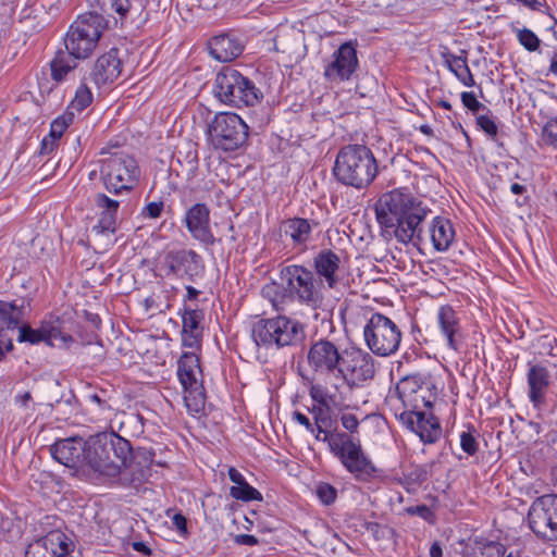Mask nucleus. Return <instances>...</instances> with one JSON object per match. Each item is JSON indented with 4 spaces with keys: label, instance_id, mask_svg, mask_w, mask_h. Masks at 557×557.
Here are the masks:
<instances>
[{
    "label": "nucleus",
    "instance_id": "16",
    "mask_svg": "<svg viewBox=\"0 0 557 557\" xmlns=\"http://www.w3.org/2000/svg\"><path fill=\"white\" fill-rule=\"evenodd\" d=\"M528 522L537 537L557 541V495L537 497L529 508Z\"/></svg>",
    "mask_w": 557,
    "mask_h": 557
},
{
    "label": "nucleus",
    "instance_id": "9",
    "mask_svg": "<svg viewBox=\"0 0 557 557\" xmlns=\"http://www.w3.org/2000/svg\"><path fill=\"white\" fill-rule=\"evenodd\" d=\"M157 269L160 275L196 284L205 276L203 258L190 248H174L159 255Z\"/></svg>",
    "mask_w": 557,
    "mask_h": 557
},
{
    "label": "nucleus",
    "instance_id": "20",
    "mask_svg": "<svg viewBox=\"0 0 557 557\" xmlns=\"http://www.w3.org/2000/svg\"><path fill=\"white\" fill-rule=\"evenodd\" d=\"M395 416L403 425L417 434L424 444H433L442 435L440 421L431 412H396Z\"/></svg>",
    "mask_w": 557,
    "mask_h": 557
},
{
    "label": "nucleus",
    "instance_id": "63",
    "mask_svg": "<svg viewBox=\"0 0 557 557\" xmlns=\"http://www.w3.org/2000/svg\"><path fill=\"white\" fill-rule=\"evenodd\" d=\"M32 398L33 397L30 392H24L15 396V403L18 404L21 407L26 408Z\"/></svg>",
    "mask_w": 557,
    "mask_h": 557
},
{
    "label": "nucleus",
    "instance_id": "1",
    "mask_svg": "<svg viewBox=\"0 0 557 557\" xmlns=\"http://www.w3.org/2000/svg\"><path fill=\"white\" fill-rule=\"evenodd\" d=\"M429 210L410 193L394 189L384 193L375 203V215L379 224L393 228L398 242L419 245L423 242L421 223Z\"/></svg>",
    "mask_w": 557,
    "mask_h": 557
},
{
    "label": "nucleus",
    "instance_id": "43",
    "mask_svg": "<svg viewBox=\"0 0 557 557\" xmlns=\"http://www.w3.org/2000/svg\"><path fill=\"white\" fill-rule=\"evenodd\" d=\"M203 314L200 310L186 308L182 320H183V331L195 333L200 332L199 323Z\"/></svg>",
    "mask_w": 557,
    "mask_h": 557
},
{
    "label": "nucleus",
    "instance_id": "52",
    "mask_svg": "<svg viewBox=\"0 0 557 557\" xmlns=\"http://www.w3.org/2000/svg\"><path fill=\"white\" fill-rule=\"evenodd\" d=\"M406 511L410 516H418L429 522L434 519L433 511L426 505L410 506L406 508Z\"/></svg>",
    "mask_w": 557,
    "mask_h": 557
},
{
    "label": "nucleus",
    "instance_id": "57",
    "mask_svg": "<svg viewBox=\"0 0 557 557\" xmlns=\"http://www.w3.org/2000/svg\"><path fill=\"white\" fill-rule=\"evenodd\" d=\"M200 333L201 332H195L189 333L182 331V342L185 347L195 348L199 345L200 342Z\"/></svg>",
    "mask_w": 557,
    "mask_h": 557
},
{
    "label": "nucleus",
    "instance_id": "49",
    "mask_svg": "<svg viewBox=\"0 0 557 557\" xmlns=\"http://www.w3.org/2000/svg\"><path fill=\"white\" fill-rule=\"evenodd\" d=\"M311 398L317 403L315 406H330L333 403V397L327 394L325 387L320 384L311 385L309 389Z\"/></svg>",
    "mask_w": 557,
    "mask_h": 557
},
{
    "label": "nucleus",
    "instance_id": "50",
    "mask_svg": "<svg viewBox=\"0 0 557 557\" xmlns=\"http://www.w3.org/2000/svg\"><path fill=\"white\" fill-rule=\"evenodd\" d=\"M317 496L324 505H331L337 497V491L329 483H320L317 486Z\"/></svg>",
    "mask_w": 557,
    "mask_h": 557
},
{
    "label": "nucleus",
    "instance_id": "19",
    "mask_svg": "<svg viewBox=\"0 0 557 557\" xmlns=\"http://www.w3.org/2000/svg\"><path fill=\"white\" fill-rule=\"evenodd\" d=\"M358 64L356 46L351 41L344 42L325 64L323 75L331 83L349 81Z\"/></svg>",
    "mask_w": 557,
    "mask_h": 557
},
{
    "label": "nucleus",
    "instance_id": "10",
    "mask_svg": "<svg viewBox=\"0 0 557 557\" xmlns=\"http://www.w3.org/2000/svg\"><path fill=\"white\" fill-rule=\"evenodd\" d=\"M248 131V125L238 114L219 112L208 123L207 136L215 149L231 152L247 143Z\"/></svg>",
    "mask_w": 557,
    "mask_h": 557
},
{
    "label": "nucleus",
    "instance_id": "5",
    "mask_svg": "<svg viewBox=\"0 0 557 557\" xmlns=\"http://www.w3.org/2000/svg\"><path fill=\"white\" fill-rule=\"evenodd\" d=\"M280 280L283 299L313 309L321 306L324 299V287L310 269L301 264L283 267L280 271Z\"/></svg>",
    "mask_w": 557,
    "mask_h": 557
},
{
    "label": "nucleus",
    "instance_id": "15",
    "mask_svg": "<svg viewBox=\"0 0 557 557\" xmlns=\"http://www.w3.org/2000/svg\"><path fill=\"white\" fill-rule=\"evenodd\" d=\"M374 373L373 357L362 349L351 348L344 351L336 379L342 380L349 388H354L372 380Z\"/></svg>",
    "mask_w": 557,
    "mask_h": 557
},
{
    "label": "nucleus",
    "instance_id": "33",
    "mask_svg": "<svg viewBox=\"0 0 557 557\" xmlns=\"http://www.w3.org/2000/svg\"><path fill=\"white\" fill-rule=\"evenodd\" d=\"M430 237L435 250H447L455 238L451 222L445 218L435 216L430 226Z\"/></svg>",
    "mask_w": 557,
    "mask_h": 557
},
{
    "label": "nucleus",
    "instance_id": "41",
    "mask_svg": "<svg viewBox=\"0 0 557 557\" xmlns=\"http://www.w3.org/2000/svg\"><path fill=\"white\" fill-rule=\"evenodd\" d=\"M119 440L124 443V453L123 454H120L116 451V455L115 453H113L112 450L110 451L109 454V462L110 463H113L116 466V469H115V472H114V479H116V476H119V474L121 473V470L123 469V467H125L127 465V461L129 459V457L132 456V447H131V444L127 440L123 438L122 436L119 435Z\"/></svg>",
    "mask_w": 557,
    "mask_h": 557
},
{
    "label": "nucleus",
    "instance_id": "55",
    "mask_svg": "<svg viewBox=\"0 0 557 557\" xmlns=\"http://www.w3.org/2000/svg\"><path fill=\"white\" fill-rule=\"evenodd\" d=\"M341 423L345 430H347L349 433L348 435H354L358 432L359 421L357 417L352 413H344L341 417Z\"/></svg>",
    "mask_w": 557,
    "mask_h": 557
},
{
    "label": "nucleus",
    "instance_id": "44",
    "mask_svg": "<svg viewBox=\"0 0 557 557\" xmlns=\"http://www.w3.org/2000/svg\"><path fill=\"white\" fill-rule=\"evenodd\" d=\"M476 125L482 129L491 139L497 143L499 147H503L504 144L498 141L497 134L498 127L493 116L490 114H481L476 116Z\"/></svg>",
    "mask_w": 557,
    "mask_h": 557
},
{
    "label": "nucleus",
    "instance_id": "42",
    "mask_svg": "<svg viewBox=\"0 0 557 557\" xmlns=\"http://www.w3.org/2000/svg\"><path fill=\"white\" fill-rule=\"evenodd\" d=\"M73 121L74 112L66 110V112L52 121L49 135L55 139H60L65 129L73 123Z\"/></svg>",
    "mask_w": 557,
    "mask_h": 557
},
{
    "label": "nucleus",
    "instance_id": "6",
    "mask_svg": "<svg viewBox=\"0 0 557 557\" xmlns=\"http://www.w3.org/2000/svg\"><path fill=\"white\" fill-rule=\"evenodd\" d=\"M251 337L257 346L283 348L300 345L305 337L301 322L287 315L261 319L253 323Z\"/></svg>",
    "mask_w": 557,
    "mask_h": 557
},
{
    "label": "nucleus",
    "instance_id": "51",
    "mask_svg": "<svg viewBox=\"0 0 557 557\" xmlns=\"http://www.w3.org/2000/svg\"><path fill=\"white\" fill-rule=\"evenodd\" d=\"M461 102L462 104L470 110L472 113H476L481 109H486L483 103L478 101L475 95L473 92L463 91L461 92Z\"/></svg>",
    "mask_w": 557,
    "mask_h": 557
},
{
    "label": "nucleus",
    "instance_id": "40",
    "mask_svg": "<svg viewBox=\"0 0 557 557\" xmlns=\"http://www.w3.org/2000/svg\"><path fill=\"white\" fill-rule=\"evenodd\" d=\"M511 29L516 34L519 44L525 50H528L530 52L539 50V48L541 46V39L537 37V35L533 30H531L527 27L518 28L513 25L511 26Z\"/></svg>",
    "mask_w": 557,
    "mask_h": 557
},
{
    "label": "nucleus",
    "instance_id": "47",
    "mask_svg": "<svg viewBox=\"0 0 557 557\" xmlns=\"http://www.w3.org/2000/svg\"><path fill=\"white\" fill-rule=\"evenodd\" d=\"M446 64L457 78H459L463 73H468L470 70L467 63V58L462 55H447Z\"/></svg>",
    "mask_w": 557,
    "mask_h": 557
},
{
    "label": "nucleus",
    "instance_id": "54",
    "mask_svg": "<svg viewBox=\"0 0 557 557\" xmlns=\"http://www.w3.org/2000/svg\"><path fill=\"white\" fill-rule=\"evenodd\" d=\"M262 295L264 297L270 298V300L272 301L273 306H276V302L278 301V298H281V300H284L282 298L281 284L277 285L276 283H272V284L265 285L262 288Z\"/></svg>",
    "mask_w": 557,
    "mask_h": 557
},
{
    "label": "nucleus",
    "instance_id": "29",
    "mask_svg": "<svg viewBox=\"0 0 557 557\" xmlns=\"http://www.w3.org/2000/svg\"><path fill=\"white\" fill-rule=\"evenodd\" d=\"M243 41L233 34H221L209 41V51L212 58L220 62H231L242 54Z\"/></svg>",
    "mask_w": 557,
    "mask_h": 557
},
{
    "label": "nucleus",
    "instance_id": "30",
    "mask_svg": "<svg viewBox=\"0 0 557 557\" xmlns=\"http://www.w3.org/2000/svg\"><path fill=\"white\" fill-rule=\"evenodd\" d=\"M437 320L449 348L458 350L460 345V325L455 310L450 306H442L437 313Z\"/></svg>",
    "mask_w": 557,
    "mask_h": 557
},
{
    "label": "nucleus",
    "instance_id": "60",
    "mask_svg": "<svg viewBox=\"0 0 557 557\" xmlns=\"http://www.w3.org/2000/svg\"><path fill=\"white\" fill-rule=\"evenodd\" d=\"M57 140L54 137H51L49 134L44 137L40 145V154H49L57 147Z\"/></svg>",
    "mask_w": 557,
    "mask_h": 557
},
{
    "label": "nucleus",
    "instance_id": "2",
    "mask_svg": "<svg viewBox=\"0 0 557 557\" xmlns=\"http://www.w3.org/2000/svg\"><path fill=\"white\" fill-rule=\"evenodd\" d=\"M333 174L338 183L357 189L368 187L377 174L373 152L364 145H346L336 156Z\"/></svg>",
    "mask_w": 557,
    "mask_h": 557
},
{
    "label": "nucleus",
    "instance_id": "11",
    "mask_svg": "<svg viewBox=\"0 0 557 557\" xmlns=\"http://www.w3.org/2000/svg\"><path fill=\"white\" fill-rule=\"evenodd\" d=\"M100 176L109 193L120 195L136 186L140 177V169L134 157L119 152L101 161Z\"/></svg>",
    "mask_w": 557,
    "mask_h": 557
},
{
    "label": "nucleus",
    "instance_id": "18",
    "mask_svg": "<svg viewBox=\"0 0 557 557\" xmlns=\"http://www.w3.org/2000/svg\"><path fill=\"white\" fill-rule=\"evenodd\" d=\"M154 453L146 448H139L132 451L127 465L123 467L121 473L112 482H116L120 486L138 488L150 476L151 465L153 462Z\"/></svg>",
    "mask_w": 557,
    "mask_h": 557
},
{
    "label": "nucleus",
    "instance_id": "23",
    "mask_svg": "<svg viewBox=\"0 0 557 557\" xmlns=\"http://www.w3.org/2000/svg\"><path fill=\"white\" fill-rule=\"evenodd\" d=\"M314 274L322 286L335 288L341 280L342 259L331 249H322L313 257Z\"/></svg>",
    "mask_w": 557,
    "mask_h": 557
},
{
    "label": "nucleus",
    "instance_id": "46",
    "mask_svg": "<svg viewBox=\"0 0 557 557\" xmlns=\"http://www.w3.org/2000/svg\"><path fill=\"white\" fill-rule=\"evenodd\" d=\"M310 412L313 418V425L332 426L330 406H312Z\"/></svg>",
    "mask_w": 557,
    "mask_h": 557
},
{
    "label": "nucleus",
    "instance_id": "14",
    "mask_svg": "<svg viewBox=\"0 0 557 557\" xmlns=\"http://www.w3.org/2000/svg\"><path fill=\"white\" fill-rule=\"evenodd\" d=\"M62 324L60 318L53 315L40 321L37 329L23 321L16 329L18 331L17 342L30 345L46 343L52 347L69 348L74 339L63 331Z\"/></svg>",
    "mask_w": 557,
    "mask_h": 557
},
{
    "label": "nucleus",
    "instance_id": "31",
    "mask_svg": "<svg viewBox=\"0 0 557 557\" xmlns=\"http://www.w3.org/2000/svg\"><path fill=\"white\" fill-rule=\"evenodd\" d=\"M318 222H310L304 218H292L284 222V232L290 237L294 247L306 248L311 239L313 226Z\"/></svg>",
    "mask_w": 557,
    "mask_h": 557
},
{
    "label": "nucleus",
    "instance_id": "62",
    "mask_svg": "<svg viewBox=\"0 0 557 557\" xmlns=\"http://www.w3.org/2000/svg\"><path fill=\"white\" fill-rule=\"evenodd\" d=\"M13 348V343L10 337L2 335L0 337V360L3 358L5 351H10Z\"/></svg>",
    "mask_w": 557,
    "mask_h": 557
},
{
    "label": "nucleus",
    "instance_id": "17",
    "mask_svg": "<svg viewBox=\"0 0 557 557\" xmlns=\"http://www.w3.org/2000/svg\"><path fill=\"white\" fill-rule=\"evenodd\" d=\"M342 356L343 354L333 342L319 339L310 346L307 352V362L317 375L336 379Z\"/></svg>",
    "mask_w": 557,
    "mask_h": 557
},
{
    "label": "nucleus",
    "instance_id": "45",
    "mask_svg": "<svg viewBox=\"0 0 557 557\" xmlns=\"http://www.w3.org/2000/svg\"><path fill=\"white\" fill-rule=\"evenodd\" d=\"M475 433L474 429L460 433V447L468 456H474L479 450Z\"/></svg>",
    "mask_w": 557,
    "mask_h": 557
},
{
    "label": "nucleus",
    "instance_id": "25",
    "mask_svg": "<svg viewBox=\"0 0 557 557\" xmlns=\"http://www.w3.org/2000/svg\"><path fill=\"white\" fill-rule=\"evenodd\" d=\"M122 72V61L119 57V50L111 48L108 52L100 55L90 72V79L98 86L111 85Z\"/></svg>",
    "mask_w": 557,
    "mask_h": 557
},
{
    "label": "nucleus",
    "instance_id": "61",
    "mask_svg": "<svg viewBox=\"0 0 557 557\" xmlns=\"http://www.w3.org/2000/svg\"><path fill=\"white\" fill-rule=\"evenodd\" d=\"M234 542L238 545L255 546L259 544V540L255 535L238 534L234 537Z\"/></svg>",
    "mask_w": 557,
    "mask_h": 557
},
{
    "label": "nucleus",
    "instance_id": "27",
    "mask_svg": "<svg viewBox=\"0 0 557 557\" xmlns=\"http://www.w3.org/2000/svg\"><path fill=\"white\" fill-rule=\"evenodd\" d=\"M95 207L97 209L98 222L92 226V232L98 235L104 233L114 234L116 232L120 201L110 198L103 193H98L95 196Z\"/></svg>",
    "mask_w": 557,
    "mask_h": 557
},
{
    "label": "nucleus",
    "instance_id": "22",
    "mask_svg": "<svg viewBox=\"0 0 557 557\" xmlns=\"http://www.w3.org/2000/svg\"><path fill=\"white\" fill-rule=\"evenodd\" d=\"M73 543L61 531H51L28 544L25 557H59L69 553Z\"/></svg>",
    "mask_w": 557,
    "mask_h": 557
},
{
    "label": "nucleus",
    "instance_id": "34",
    "mask_svg": "<svg viewBox=\"0 0 557 557\" xmlns=\"http://www.w3.org/2000/svg\"><path fill=\"white\" fill-rule=\"evenodd\" d=\"M230 480L235 484L230 490V495L242 502L262 500L261 493L249 485L244 475L234 467L227 471Z\"/></svg>",
    "mask_w": 557,
    "mask_h": 557
},
{
    "label": "nucleus",
    "instance_id": "13",
    "mask_svg": "<svg viewBox=\"0 0 557 557\" xmlns=\"http://www.w3.org/2000/svg\"><path fill=\"white\" fill-rule=\"evenodd\" d=\"M369 349L381 357L395 354L401 342L399 327L386 315L373 313L363 330Z\"/></svg>",
    "mask_w": 557,
    "mask_h": 557
},
{
    "label": "nucleus",
    "instance_id": "8",
    "mask_svg": "<svg viewBox=\"0 0 557 557\" xmlns=\"http://www.w3.org/2000/svg\"><path fill=\"white\" fill-rule=\"evenodd\" d=\"M107 25V20L96 12L78 15L64 36L65 49L76 58L88 59L97 48Z\"/></svg>",
    "mask_w": 557,
    "mask_h": 557
},
{
    "label": "nucleus",
    "instance_id": "58",
    "mask_svg": "<svg viewBox=\"0 0 557 557\" xmlns=\"http://www.w3.org/2000/svg\"><path fill=\"white\" fill-rule=\"evenodd\" d=\"M172 524L184 537L187 536V520L182 513H175L172 518Z\"/></svg>",
    "mask_w": 557,
    "mask_h": 557
},
{
    "label": "nucleus",
    "instance_id": "4",
    "mask_svg": "<svg viewBox=\"0 0 557 557\" xmlns=\"http://www.w3.org/2000/svg\"><path fill=\"white\" fill-rule=\"evenodd\" d=\"M125 446L114 432H103L86 440L83 473L92 482H106L114 480L116 466L108 460L112 450L123 454Z\"/></svg>",
    "mask_w": 557,
    "mask_h": 557
},
{
    "label": "nucleus",
    "instance_id": "26",
    "mask_svg": "<svg viewBox=\"0 0 557 557\" xmlns=\"http://www.w3.org/2000/svg\"><path fill=\"white\" fill-rule=\"evenodd\" d=\"M32 299L18 297L11 300L0 299V337L5 331H14L25 320L30 310Z\"/></svg>",
    "mask_w": 557,
    "mask_h": 557
},
{
    "label": "nucleus",
    "instance_id": "48",
    "mask_svg": "<svg viewBox=\"0 0 557 557\" xmlns=\"http://www.w3.org/2000/svg\"><path fill=\"white\" fill-rule=\"evenodd\" d=\"M543 140L546 145L557 147V116L549 119L542 129Z\"/></svg>",
    "mask_w": 557,
    "mask_h": 557
},
{
    "label": "nucleus",
    "instance_id": "35",
    "mask_svg": "<svg viewBox=\"0 0 557 557\" xmlns=\"http://www.w3.org/2000/svg\"><path fill=\"white\" fill-rule=\"evenodd\" d=\"M82 60L66 51L59 50L50 61L51 78L57 83L64 82L77 67V61Z\"/></svg>",
    "mask_w": 557,
    "mask_h": 557
},
{
    "label": "nucleus",
    "instance_id": "21",
    "mask_svg": "<svg viewBox=\"0 0 557 557\" xmlns=\"http://www.w3.org/2000/svg\"><path fill=\"white\" fill-rule=\"evenodd\" d=\"M185 225L191 237L206 246L214 244L210 227V209L205 203H195L185 213Z\"/></svg>",
    "mask_w": 557,
    "mask_h": 557
},
{
    "label": "nucleus",
    "instance_id": "39",
    "mask_svg": "<svg viewBox=\"0 0 557 557\" xmlns=\"http://www.w3.org/2000/svg\"><path fill=\"white\" fill-rule=\"evenodd\" d=\"M92 92L85 82H82L75 91L74 99L67 107V111L82 112L92 102Z\"/></svg>",
    "mask_w": 557,
    "mask_h": 557
},
{
    "label": "nucleus",
    "instance_id": "59",
    "mask_svg": "<svg viewBox=\"0 0 557 557\" xmlns=\"http://www.w3.org/2000/svg\"><path fill=\"white\" fill-rule=\"evenodd\" d=\"M315 428V432L312 433L315 437L317 441H321V442H327V444L330 445V440L332 436H335L337 432H330L329 429L331 426H320V425H314Z\"/></svg>",
    "mask_w": 557,
    "mask_h": 557
},
{
    "label": "nucleus",
    "instance_id": "37",
    "mask_svg": "<svg viewBox=\"0 0 557 557\" xmlns=\"http://www.w3.org/2000/svg\"><path fill=\"white\" fill-rule=\"evenodd\" d=\"M434 386L431 384L421 391H418L414 396L409 397L401 401L404 410L401 412H419L423 408H432L436 399V394L432 391Z\"/></svg>",
    "mask_w": 557,
    "mask_h": 557
},
{
    "label": "nucleus",
    "instance_id": "7",
    "mask_svg": "<svg viewBox=\"0 0 557 557\" xmlns=\"http://www.w3.org/2000/svg\"><path fill=\"white\" fill-rule=\"evenodd\" d=\"M214 95L224 104L243 108L255 107L263 99L262 91L248 77L234 67L225 66L214 79Z\"/></svg>",
    "mask_w": 557,
    "mask_h": 557
},
{
    "label": "nucleus",
    "instance_id": "12",
    "mask_svg": "<svg viewBox=\"0 0 557 557\" xmlns=\"http://www.w3.org/2000/svg\"><path fill=\"white\" fill-rule=\"evenodd\" d=\"M177 376L184 389V403L191 416L205 409L206 392L199 358L194 352H184L177 361Z\"/></svg>",
    "mask_w": 557,
    "mask_h": 557
},
{
    "label": "nucleus",
    "instance_id": "28",
    "mask_svg": "<svg viewBox=\"0 0 557 557\" xmlns=\"http://www.w3.org/2000/svg\"><path fill=\"white\" fill-rule=\"evenodd\" d=\"M528 397L536 410H542L546 405V395L550 385L549 372L542 364L530 366L527 374Z\"/></svg>",
    "mask_w": 557,
    "mask_h": 557
},
{
    "label": "nucleus",
    "instance_id": "3",
    "mask_svg": "<svg viewBox=\"0 0 557 557\" xmlns=\"http://www.w3.org/2000/svg\"><path fill=\"white\" fill-rule=\"evenodd\" d=\"M330 450L356 481L371 483L384 478V471L364 453L360 441L346 432L331 437Z\"/></svg>",
    "mask_w": 557,
    "mask_h": 557
},
{
    "label": "nucleus",
    "instance_id": "36",
    "mask_svg": "<svg viewBox=\"0 0 557 557\" xmlns=\"http://www.w3.org/2000/svg\"><path fill=\"white\" fill-rule=\"evenodd\" d=\"M506 546L494 541H475L467 557H519L512 552L506 554Z\"/></svg>",
    "mask_w": 557,
    "mask_h": 557
},
{
    "label": "nucleus",
    "instance_id": "56",
    "mask_svg": "<svg viewBox=\"0 0 557 557\" xmlns=\"http://www.w3.org/2000/svg\"><path fill=\"white\" fill-rule=\"evenodd\" d=\"M293 420L296 421L298 424L302 425L309 433L315 432L313 422H311L309 417H307L305 413L300 411H295L293 413Z\"/></svg>",
    "mask_w": 557,
    "mask_h": 557
},
{
    "label": "nucleus",
    "instance_id": "38",
    "mask_svg": "<svg viewBox=\"0 0 557 557\" xmlns=\"http://www.w3.org/2000/svg\"><path fill=\"white\" fill-rule=\"evenodd\" d=\"M431 385L430 382L423 380L420 375H408L401 379L396 385V392L400 401L413 397L418 391Z\"/></svg>",
    "mask_w": 557,
    "mask_h": 557
},
{
    "label": "nucleus",
    "instance_id": "64",
    "mask_svg": "<svg viewBox=\"0 0 557 557\" xmlns=\"http://www.w3.org/2000/svg\"><path fill=\"white\" fill-rule=\"evenodd\" d=\"M188 158H190V159L188 161L189 169H188L187 176H188V178H191V177H194L196 175V171H197V168H198V159H197V154L196 153H194L193 156L189 153Z\"/></svg>",
    "mask_w": 557,
    "mask_h": 557
},
{
    "label": "nucleus",
    "instance_id": "53",
    "mask_svg": "<svg viewBox=\"0 0 557 557\" xmlns=\"http://www.w3.org/2000/svg\"><path fill=\"white\" fill-rule=\"evenodd\" d=\"M163 208V201L149 202L143 208L141 215L144 218L157 219L161 215Z\"/></svg>",
    "mask_w": 557,
    "mask_h": 557
},
{
    "label": "nucleus",
    "instance_id": "32",
    "mask_svg": "<svg viewBox=\"0 0 557 557\" xmlns=\"http://www.w3.org/2000/svg\"><path fill=\"white\" fill-rule=\"evenodd\" d=\"M148 0H90L91 7L107 14L116 13L121 20L126 18L129 12H140Z\"/></svg>",
    "mask_w": 557,
    "mask_h": 557
},
{
    "label": "nucleus",
    "instance_id": "24",
    "mask_svg": "<svg viewBox=\"0 0 557 557\" xmlns=\"http://www.w3.org/2000/svg\"><path fill=\"white\" fill-rule=\"evenodd\" d=\"M86 441L82 437H67L57 441L50 448L52 457L69 468L83 470Z\"/></svg>",
    "mask_w": 557,
    "mask_h": 557
}]
</instances>
